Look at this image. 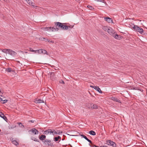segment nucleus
<instances>
[{
  "mask_svg": "<svg viewBox=\"0 0 147 147\" xmlns=\"http://www.w3.org/2000/svg\"><path fill=\"white\" fill-rule=\"evenodd\" d=\"M46 138V136L45 135H42L39 137V139L42 141L43 140H45Z\"/></svg>",
  "mask_w": 147,
  "mask_h": 147,
  "instance_id": "14",
  "label": "nucleus"
},
{
  "mask_svg": "<svg viewBox=\"0 0 147 147\" xmlns=\"http://www.w3.org/2000/svg\"><path fill=\"white\" fill-rule=\"evenodd\" d=\"M30 5H31L32 6L34 7V5L33 4H34V3H33L31 0H27V1H26Z\"/></svg>",
  "mask_w": 147,
  "mask_h": 147,
  "instance_id": "16",
  "label": "nucleus"
},
{
  "mask_svg": "<svg viewBox=\"0 0 147 147\" xmlns=\"http://www.w3.org/2000/svg\"><path fill=\"white\" fill-rule=\"evenodd\" d=\"M43 41H45V42H47V41H48V42H49L50 41V40H49L47 38H45V40H43Z\"/></svg>",
  "mask_w": 147,
  "mask_h": 147,
  "instance_id": "39",
  "label": "nucleus"
},
{
  "mask_svg": "<svg viewBox=\"0 0 147 147\" xmlns=\"http://www.w3.org/2000/svg\"><path fill=\"white\" fill-rule=\"evenodd\" d=\"M90 86L96 90L99 93H102V91L99 88V86Z\"/></svg>",
  "mask_w": 147,
  "mask_h": 147,
  "instance_id": "9",
  "label": "nucleus"
},
{
  "mask_svg": "<svg viewBox=\"0 0 147 147\" xmlns=\"http://www.w3.org/2000/svg\"><path fill=\"white\" fill-rule=\"evenodd\" d=\"M5 71L8 72H10L11 71V68L9 67L6 69Z\"/></svg>",
  "mask_w": 147,
  "mask_h": 147,
  "instance_id": "25",
  "label": "nucleus"
},
{
  "mask_svg": "<svg viewBox=\"0 0 147 147\" xmlns=\"http://www.w3.org/2000/svg\"><path fill=\"white\" fill-rule=\"evenodd\" d=\"M3 102H1V103L3 104H5L6 102H7L8 101V100L6 99H5V100H3V101H2Z\"/></svg>",
  "mask_w": 147,
  "mask_h": 147,
  "instance_id": "30",
  "label": "nucleus"
},
{
  "mask_svg": "<svg viewBox=\"0 0 147 147\" xmlns=\"http://www.w3.org/2000/svg\"><path fill=\"white\" fill-rule=\"evenodd\" d=\"M60 83H61V84H65V82H64V81H63L62 80H61V81H60Z\"/></svg>",
  "mask_w": 147,
  "mask_h": 147,
  "instance_id": "41",
  "label": "nucleus"
},
{
  "mask_svg": "<svg viewBox=\"0 0 147 147\" xmlns=\"http://www.w3.org/2000/svg\"><path fill=\"white\" fill-rule=\"evenodd\" d=\"M90 143V144H89V145L91 147H95V145L92 144V143Z\"/></svg>",
  "mask_w": 147,
  "mask_h": 147,
  "instance_id": "28",
  "label": "nucleus"
},
{
  "mask_svg": "<svg viewBox=\"0 0 147 147\" xmlns=\"http://www.w3.org/2000/svg\"><path fill=\"white\" fill-rule=\"evenodd\" d=\"M109 28L107 26H104L102 27V29L105 31H108Z\"/></svg>",
  "mask_w": 147,
  "mask_h": 147,
  "instance_id": "22",
  "label": "nucleus"
},
{
  "mask_svg": "<svg viewBox=\"0 0 147 147\" xmlns=\"http://www.w3.org/2000/svg\"><path fill=\"white\" fill-rule=\"evenodd\" d=\"M1 113H2L1 112H0V117H1L2 116V115H1Z\"/></svg>",
  "mask_w": 147,
  "mask_h": 147,
  "instance_id": "48",
  "label": "nucleus"
},
{
  "mask_svg": "<svg viewBox=\"0 0 147 147\" xmlns=\"http://www.w3.org/2000/svg\"><path fill=\"white\" fill-rule=\"evenodd\" d=\"M12 142L13 144L16 145H17L18 144V142H17L16 140H13V139H12Z\"/></svg>",
  "mask_w": 147,
  "mask_h": 147,
  "instance_id": "23",
  "label": "nucleus"
},
{
  "mask_svg": "<svg viewBox=\"0 0 147 147\" xmlns=\"http://www.w3.org/2000/svg\"><path fill=\"white\" fill-rule=\"evenodd\" d=\"M64 140V138H63L62 139V140Z\"/></svg>",
  "mask_w": 147,
  "mask_h": 147,
  "instance_id": "50",
  "label": "nucleus"
},
{
  "mask_svg": "<svg viewBox=\"0 0 147 147\" xmlns=\"http://www.w3.org/2000/svg\"><path fill=\"white\" fill-rule=\"evenodd\" d=\"M98 106L96 104H92L90 107V108L91 109H96L98 108Z\"/></svg>",
  "mask_w": 147,
  "mask_h": 147,
  "instance_id": "10",
  "label": "nucleus"
},
{
  "mask_svg": "<svg viewBox=\"0 0 147 147\" xmlns=\"http://www.w3.org/2000/svg\"><path fill=\"white\" fill-rule=\"evenodd\" d=\"M44 143L46 145H48V146L54 147V146L53 144L51 142V140H45L44 141Z\"/></svg>",
  "mask_w": 147,
  "mask_h": 147,
  "instance_id": "5",
  "label": "nucleus"
},
{
  "mask_svg": "<svg viewBox=\"0 0 147 147\" xmlns=\"http://www.w3.org/2000/svg\"><path fill=\"white\" fill-rule=\"evenodd\" d=\"M18 124H19V125H20V124H21L22 125H21L23 126V127H24V126L23 125H22V123H21L20 122V123H19Z\"/></svg>",
  "mask_w": 147,
  "mask_h": 147,
  "instance_id": "45",
  "label": "nucleus"
},
{
  "mask_svg": "<svg viewBox=\"0 0 147 147\" xmlns=\"http://www.w3.org/2000/svg\"><path fill=\"white\" fill-rule=\"evenodd\" d=\"M81 136L82 137L84 138L86 140H87L88 142L90 143H92V141L90 140H89L88 139L86 136L85 135L82 134L81 135Z\"/></svg>",
  "mask_w": 147,
  "mask_h": 147,
  "instance_id": "15",
  "label": "nucleus"
},
{
  "mask_svg": "<svg viewBox=\"0 0 147 147\" xmlns=\"http://www.w3.org/2000/svg\"><path fill=\"white\" fill-rule=\"evenodd\" d=\"M115 33L114 32L113 33V34H112V35L115 38V35H116V34H115Z\"/></svg>",
  "mask_w": 147,
  "mask_h": 147,
  "instance_id": "43",
  "label": "nucleus"
},
{
  "mask_svg": "<svg viewBox=\"0 0 147 147\" xmlns=\"http://www.w3.org/2000/svg\"><path fill=\"white\" fill-rule=\"evenodd\" d=\"M38 50H34V53H38Z\"/></svg>",
  "mask_w": 147,
  "mask_h": 147,
  "instance_id": "42",
  "label": "nucleus"
},
{
  "mask_svg": "<svg viewBox=\"0 0 147 147\" xmlns=\"http://www.w3.org/2000/svg\"><path fill=\"white\" fill-rule=\"evenodd\" d=\"M49 74H50V75H51L50 76H53L54 75V72H50Z\"/></svg>",
  "mask_w": 147,
  "mask_h": 147,
  "instance_id": "35",
  "label": "nucleus"
},
{
  "mask_svg": "<svg viewBox=\"0 0 147 147\" xmlns=\"http://www.w3.org/2000/svg\"><path fill=\"white\" fill-rule=\"evenodd\" d=\"M54 23L55 27L56 28H58L59 29V28H61L63 30H67L68 29L67 26L64 25L65 24L61 23L59 22H55Z\"/></svg>",
  "mask_w": 147,
  "mask_h": 147,
  "instance_id": "1",
  "label": "nucleus"
},
{
  "mask_svg": "<svg viewBox=\"0 0 147 147\" xmlns=\"http://www.w3.org/2000/svg\"><path fill=\"white\" fill-rule=\"evenodd\" d=\"M48 134H49V129L45 131L43 133V134L47 135Z\"/></svg>",
  "mask_w": 147,
  "mask_h": 147,
  "instance_id": "24",
  "label": "nucleus"
},
{
  "mask_svg": "<svg viewBox=\"0 0 147 147\" xmlns=\"http://www.w3.org/2000/svg\"><path fill=\"white\" fill-rule=\"evenodd\" d=\"M100 147H108L107 146H100Z\"/></svg>",
  "mask_w": 147,
  "mask_h": 147,
  "instance_id": "46",
  "label": "nucleus"
},
{
  "mask_svg": "<svg viewBox=\"0 0 147 147\" xmlns=\"http://www.w3.org/2000/svg\"><path fill=\"white\" fill-rule=\"evenodd\" d=\"M42 49H40L38 50V53L39 54H41L42 53Z\"/></svg>",
  "mask_w": 147,
  "mask_h": 147,
  "instance_id": "33",
  "label": "nucleus"
},
{
  "mask_svg": "<svg viewBox=\"0 0 147 147\" xmlns=\"http://www.w3.org/2000/svg\"><path fill=\"white\" fill-rule=\"evenodd\" d=\"M68 28V29H69V30H70L71 28H73V27L74 26H67Z\"/></svg>",
  "mask_w": 147,
  "mask_h": 147,
  "instance_id": "29",
  "label": "nucleus"
},
{
  "mask_svg": "<svg viewBox=\"0 0 147 147\" xmlns=\"http://www.w3.org/2000/svg\"><path fill=\"white\" fill-rule=\"evenodd\" d=\"M129 25L131 26L135 30L139 32L140 33L142 34L143 32V30L142 28L140 27L137 25H135L132 23H130Z\"/></svg>",
  "mask_w": 147,
  "mask_h": 147,
  "instance_id": "2",
  "label": "nucleus"
},
{
  "mask_svg": "<svg viewBox=\"0 0 147 147\" xmlns=\"http://www.w3.org/2000/svg\"><path fill=\"white\" fill-rule=\"evenodd\" d=\"M30 51L32 52H34V50H33L32 48H29V50Z\"/></svg>",
  "mask_w": 147,
  "mask_h": 147,
  "instance_id": "37",
  "label": "nucleus"
},
{
  "mask_svg": "<svg viewBox=\"0 0 147 147\" xmlns=\"http://www.w3.org/2000/svg\"><path fill=\"white\" fill-rule=\"evenodd\" d=\"M28 122H32V123H34V121L33 120H29L28 121Z\"/></svg>",
  "mask_w": 147,
  "mask_h": 147,
  "instance_id": "44",
  "label": "nucleus"
},
{
  "mask_svg": "<svg viewBox=\"0 0 147 147\" xmlns=\"http://www.w3.org/2000/svg\"><path fill=\"white\" fill-rule=\"evenodd\" d=\"M3 0L4 1H6V0Z\"/></svg>",
  "mask_w": 147,
  "mask_h": 147,
  "instance_id": "51",
  "label": "nucleus"
},
{
  "mask_svg": "<svg viewBox=\"0 0 147 147\" xmlns=\"http://www.w3.org/2000/svg\"><path fill=\"white\" fill-rule=\"evenodd\" d=\"M106 144L109 145H111L113 146V147H116L117 145L116 143L111 140H107L106 141Z\"/></svg>",
  "mask_w": 147,
  "mask_h": 147,
  "instance_id": "3",
  "label": "nucleus"
},
{
  "mask_svg": "<svg viewBox=\"0 0 147 147\" xmlns=\"http://www.w3.org/2000/svg\"><path fill=\"white\" fill-rule=\"evenodd\" d=\"M1 113V115H2V116L1 117L3 118L6 121V120H7V118L6 116H5L4 114L3 113Z\"/></svg>",
  "mask_w": 147,
  "mask_h": 147,
  "instance_id": "20",
  "label": "nucleus"
},
{
  "mask_svg": "<svg viewBox=\"0 0 147 147\" xmlns=\"http://www.w3.org/2000/svg\"><path fill=\"white\" fill-rule=\"evenodd\" d=\"M45 30H48L49 29H50L52 31H57L59 30L58 28H54V27H46L44 28Z\"/></svg>",
  "mask_w": 147,
  "mask_h": 147,
  "instance_id": "4",
  "label": "nucleus"
},
{
  "mask_svg": "<svg viewBox=\"0 0 147 147\" xmlns=\"http://www.w3.org/2000/svg\"><path fill=\"white\" fill-rule=\"evenodd\" d=\"M115 38L117 39L120 40L121 39V36L120 35L116 34V35H115Z\"/></svg>",
  "mask_w": 147,
  "mask_h": 147,
  "instance_id": "17",
  "label": "nucleus"
},
{
  "mask_svg": "<svg viewBox=\"0 0 147 147\" xmlns=\"http://www.w3.org/2000/svg\"><path fill=\"white\" fill-rule=\"evenodd\" d=\"M97 1H100L104 3V2L105 1L104 0H96Z\"/></svg>",
  "mask_w": 147,
  "mask_h": 147,
  "instance_id": "40",
  "label": "nucleus"
},
{
  "mask_svg": "<svg viewBox=\"0 0 147 147\" xmlns=\"http://www.w3.org/2000/svg\"><path fill=\"white\" fill-rule=\"evenodd\" d=\"M108 33L110 34L111 35H112V34H113V33H114L113 30L112 29V28H109L108 31Z\"/></svg>",
  "mask_w": 147,
  "mask_h": 147,
  "instance_id": "13",
  "label": "nucleus"
},
{
  "mask_svg": "<svg viewBox=\"0 0 147 147\" xmlns=\"http://www.w3.org/2000/svg\"><path fill=\"white\" fill-rule=\"evenodd\" d=\"M45 38L43 37H40L39 38V40H45Z\"/></svg>",
  "mask_w": 147,
  "mask_h": 147,
  "instance_id": "38",
  "label": "nucleus"
},
{
  "mask_svg": "<svg viewBox=\"0 0 147 147\" xmlns=\"http://www.w3.org/2000/svg\"><path fill=\"white\" fill-rule=\"evenodd\" d=\"M89 133L90 135H92L93 136H95L96 135V134L95 132L94 131L92 130L90 131L89 132Z\"/></svg>",
  "mask_w": 147,
  "mask_h": 147,
  "instance_id": "18",
  "label": "nucleus"
},
{
  "mask_svg": "<svg viewBox=\"0 0 147 147\" xmlns=\"http://www.w3.org/2000/svg\"><path fill=\"white\" fill-rule=\"evenodd\" d=\"M29 132H31V133H32L33 134H34L35 135L38 134L39 132L35 128H33L30 129L29 131Z\"/></svg>",
  "mask_w": 147,
  "mask_h": 147,
  "instance_id": "6",
  "label": "nucleus"
},
{
  "mask_svg": "<svg viewBox=\"0 0 147 147\" xmlns=\"http://www.w3.org/2000/svg\"><path fill=\"white\" fill-rule=\"evenodd\" d=\"M31 139L32 140L35 141L36 142H39V140L35 138V137L32 136L31 137Z\"/></svg>",
  "mask_w": 147,
  "mask_h": 147,
  "instance_id": "21",
  "label": "nucleus"
},
{
  "mask_svg": "<svg viewBox=\"0 0 147 147\" xmlns=\"http://www.w3.org/2000/svg\"><path fill=\"white\" fill-rule=\"evenodd\" d=\"M36 103H44V101L42 100H41L40 99H38V100H37L36 101Z\"/></svg>",
  "mask_w": 147,
  "mask_h": 147,
  "instance_id": "19",
  "label": "nucleus"
},
{
  "mask_svg": "<svg viewBox=\"0 0 147 147\" xmlns=\"http://www.w3.org/2000/svg\"><path fill=\"white\" fill-rule=\"evenodd\" d=\"M7 50L8 53L12 56H14L17 54V53L9 49Z\"/></svg>",
  "mask_w": 147,
  "mask_h": 147,
  "instance_id": "8",
  "label": "nucleus"
},
{
  "mask_svg": "<svg viewBox=\"0 0 147 147\" xmlns=\"http://www.w3.org/2000/svg\"><path fill=\"white\" fill-rule=\"evenodd\" d=\"M111 98V100L114 101H115L119 103H121V102L120 100L116 97H112Z\"/></svg>",
  "mask_w": 147,
  "mask_h": 147,
  "instance_id": "11",
  "label": "nucleus"
},
{
  "mask_svg": "<svg viewBox=\"0 0 147 147\" xmlns=\"http://www.w3.org/2000/svg\"><path fill=\"white\" fill-rule=\"evenodd\" d=\"M47 52L46 50L42 49V54H47Z\"/></svg>",
  "mask_w": 147,
  "mask_h": 147,
  "instance_id": "27",
  "label": "nucleus"
},
{
  "mask_svg": "<svg viewBox=\"0 0 147 147\" xmlns=\"http://www.w3.org/2000/svg\"><path fill=\"white\" fill-rule=\"evenodd\" d=\"M62 132L60 130H57V134L60 135L61 133H62Z\"/></svg>",
  "mask_w": 147,
  "mask_h": 147,
  "instance_id": "32",
  "label": "nucleus"
},
{
  "mask_svg": "<svg viewBox=\"0 0 147 147\" xmlns=\"http://www.w3.org/2000/svg\"><path fill=\"white\" fill-rule=\"evenodd\" d=\"M49 133L51 134V133L52 134H53V131H52V130L51 129H49Z\"/></svg>",
  "mask_w": 147,
  "mask_h": 147,
  "instance_id": "34",
  "label": "nucleus"
},
{
  "mask_svg": "<svg viewBox=\"0 0 147 147\" xmlns=\"http://www.w3.org/2000/svg\"><path fill=\"white\" fill-rule=\"evenodd\" d=\"M55 134H57V131H55V130H54L53 131V135H54Z\"/></svg>",
  "mask_w": 147,
  "mask_h": 147,
  "instance_id": "36",
  "label": "nucleus"
},
{
  "mask_svg": "<svg viewBox=\"0 0 147 147\" xmlns=\"http://www.w3.org/2000/svg\"><path fill=\"white\" fill-rule=\"evenodd\" d=\"M87 7L90 10H93L94 9V7L92 6L88 5L87 6Z\"/></svg>",
  "mask_w": 147,
  "mask_h": 147,
  "instance_id": "26",
  "label": "nucleus"
},
{
  "mask_svg": "<svg viewBox=\"0 0 147 147\" xmlns=\"http://www.w3.org/2000/svg\"><path fill=\"white\" fill-rule=\"evenodd\" d=\"M49 42H53V41H49Z\"/></svg>",
  "mask_w": 147,
  "mask_h": 147,
  "instance_id": "49",
  "label": "nucleus"
},
{
  "mask_svg": "<svg viewBox=\"0 0 147 147\" xmlns=\"http://www.w3.org/2000/svg\"><path fill=\"white\" fill-rule=\"evenodd\" d=\"M61 140V137L59 136H58L53 138V140L58 143L60 142Z\"/></svg>",
  "mask_w": 147,
  "mask_h": 147,
  "instance_id": "7",
  "label": "nucleus"
},
{
  "mask_svg": "<svg viewBox=\"0 0 147 147\" xmlns=\"http://www.w3.org/2000/svg\"><path fill=\"white\" fill-rule=\"evenodd\" d=\"M7 50H9V49H4L2 50V52H3L4 53H6L7 52H8Z\"/></svg>",
  "mask_w": 147,
  "mask_h": 147,
  "instance_id": "31",
  "label": "nucleus"
},
{
  "mask_svg": "<svg viewBox=\"0 0 147 147\" xmlns=\"http://www.w3.org/2000/svg\"><path fill=\"white\" fill-rule=\"evenodd\" d=\"M105 20L109 23L113 22L112 19L109 17H106L105 18Z\"/></svg>",
  "mask_w": 147,
  "mask_h": 147,
  "instance_id": "12",
  "label": "nucleus"
},
{
  "mask_svg": "<svg viewBox=\"0 0 147 147\" xmlns=\"http://www.w3.org/2000/svg\"><path fill=\"white\" fill-rule=\"evenodd\" d=\"M0 100L1 101H3V99L0 97Z\"/></svg>",
  "mask_w": 147,
  "mask_h": 147,
  "instance_id": "47",
  "label": "nucleus"
}]
</instances>
